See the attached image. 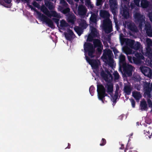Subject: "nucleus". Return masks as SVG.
Here are the masks:
<instances>
[{"label":"nucleus","instance_id":"nucleus-30","mask_svg":"<svg viewBox=\"0 0 152 152\" xmlns=\"http://www.w3.org/2000/svg\"><path fill=\"white\" fill-rule=\"evenodd\" d=\"M40 10L41 11L48 16L50 14V12L45 6L42 5L41 7Z\"/></svg>","mask_w":152,"mask_h":152},{"label":"nucleus","instance_id":"nucleus-64","mask_svg":"<svg viewBox=\"0 0 152 152\" xmlns=\"http://www.w3.org/2000/svg\"><path fill=\"white\" fill-rule=\"evenodd\" d=\"M124 148V145L123 144H121V147L120 148V149H123Z\"/></svg>","mask_w":152,"mask_h":152},{"label":"nucleus","instance_id":"nucleus-12","mask_svg":"<svg viewBox=\"0 0 152 152\" xmlns=\"http://www.w3.org/2000/svg\"><path fill=\"white\" fill-rule=\"evenodd\" d=\"M85 57L87 61L90 64L93 69H97L98 68L99 65L98 61L96 60L91 59L86 55Z\"/></svg>","mask_w":152,"mask_h":152},{"label":"nucleus","instance_id":"nucleus-44","mask_svg":"<svg viewBox=\"0 0 152 152\" xmlns=\"http://www.w3.org/2000/svg\"><path fill=\"white\" fill-rule=\"evenodd\" d=\"M101 143L100 144V145L103 146L106 143V141L104 138H102L101 141Z\"/></svg>","mask_w":152,"mask_h":152},{"label":"nucleus","instance_id":"nucleus-51","mask_svg":"<svg viewBox=\"0 0 152 152\" xmlns=\"http://www.w3.org/2000/svg\"><path fill=\"white\" fill-rule=\"evenodd\" d=\"M131 102L132 107L133 108L135 107V102L134 100V99H132L131 100Z\"/></svg>","mask_w":152,"mask_h":152},{"label":"nucleus","instance_id":"nucleus-17","mask_svg":"<svg viewBox=\"0 0 152 152\" xmlns=\"http://www.w3.org/2000/svg\"><path fill=\"white\" fill-rule=\"evenodd\" d=\"M67 17V21L72 24L75 23V16L73 14H68L66 15Z\"/></svg>","mask_w":152,"mask_h":152},{"label":"nucleus","instance_id":"nucleus-20","mask_svg":"<svg viewBox=\"0 0 152 152\" xmlns=\"http://www.w3.org/2000/svg\"><path fill=\"white\" fill-rule=\"evenodd\" d=\"M121 12L124 18L127 19L129 18V12L127 8H123L122 12Z\"/></svg>","mask_w":152,"mask_h":152},{"label":"nucleus","instance_id":"nucleus-53","mask_svg":"<svg viewBox=\"0 0 152 152\" xmlns=\"http://www.w3.org/2000/svg\"><path fill=\"white\" fill-rule=\"evenodd\" d=\"M127 58L128 60L130 63H133L132 58V56H128Z\"/></svg>","mask_w":152,"mask_h":152},{"label":"nucleus","instance_id":"nucleus-61","mask_svg":"<svg viewBox=\"0 0 152 152\" xmlns=\"http://www.w3.org/2000/svg\"><path fill=\"white\" fill-rule=\"evenodd\" d=\"M80 25H81V26H82V27H84L85 26H86V23H81L80 24Z\"/></svg>","mask_w":152,"mask_h":152},{"label":"nucleus","instance_id":"nucleus-14","mask_svg":"<svg viewBox=\"0 0 152 152\" xmlns=\"http://www.w3.org/2000/svg\"><path fill=\"white\" fill-rule=\"evenodd\" d=\"M146 53L150 56H152V41L151 39L147 38L146 39Z\"/></svg>","mask_w":152,"mask_h":152},{"label":"nucleus","instance_id":"nucleus-11","mask_svg":"<svg viewBox=\"0 0 152 152\" xmlns=\"http://www.w3.org/2000/svg\"><path fill=\"white\" fill-rule=\"evenodd\" d=\"M142 72L145 75L149 77H151L152 76V71L151 69L146 66H141L140 67Z\"/></svg>","mask_w":152,"mask_h":152},{"label":"nucleus","instance_id":"nucleus-13","mask_svg":"<svg viewBox=\"0 0 152 152\" xmlns=\"http://www.w3.org/2000/svg\"><path fill=\"white\" fill-rule=\"evenodd\" d=\"M64 34L66 39L69 41L72 40L75 37L73 31L70 28L68 29L67 32H64Z\"/></svg>","mask_w":152,"mask_h":152},{"label":"nucleus","instance_id":"nucleus-2","mask_svg":"<svg viewBox=\"0 0 152 152\" xmlns=\"http://www.w3.org/2000/svg\"><path fill=\"white\" fill-rule=\"evenodd\" d=\"M97 91L99 99L103 102L105 97L108 96L106 93V90L104 86L101 84L97 85Z\"/></svg>","mask_w":152,"mask_h":152},{"label":"nucleus","instance_id":"nucleus-3","mask_svg":"<svg viewBox=\"0 0 152 152\" xmlns=\"http://www.w3.org/2000/svg\"><path fill=\"white\" fill-rule=\"evenodd\" d=\"M133 68L132 66L126 64L120 66L119 70L122 72V68H123L124 75L126 76L130 77L132 75Z\"/></svg>","mask_w":152,"mask_h":152},{"label":"nucleus","instance_id":"nucleus-41","mask_svg":"<svg viewBox=\"0 0 152 152\" xmlns=\"http://www.w3.org/2000/svg\"><path fill=\"white\" fill-rule=\"evenodd\" d=\"M94 38L93 36L91 35V34H89L88 37L87 41L89 42H92L93 41L94 39Z\"/></svg>","mask_w":152,"mask_h":152},{"label":"nucleus","instance_id":"nucleus-9","mask_svg":"<svg viewBox=\"0 0 152 152\" xmlns=\"http://www.w3.org/2000/svg\"><path fill=\"white\" fill-rule=\"evenodd\" d=\"M135 57H132L133 63L137 65H140L142 62V60L144 59V56L140 53H136L135 54Z\"/></svg>","mask_w":152,"mask_h":152},{"label":"nucleus","instance_id":"nucleus-33","mask_svg":"<svg viewBox=\"0 0 152 152\" xmlns=\"http://www.w3.org/2000/svg\"><path fill=\"white\" fill-rule=\"evenodd\" d=\"M45 4L49 10H51L53 9V3L49 1H46L45 2Z\"/></svg>","mask_w":152,"mask_h":152},{"label":"nucleus","instance_id":"nucleus-60","mask_svg":"<svg viewBox=\"0 0 152 152\" xmlns=\"http://www.w3.org/2000/svg\"><path fill=\"white\" fill-rule=\"evenodd\" d=\"M119 87L118 86L116 88V89H115V93H118V91L119 90Z\"/></svg>","mask_w":152,"mask_h":152},{"label":"nucleus","instance_id":"nucleus-48","mask_svg":"<svg viewBox=\"0 0 152 152\" xmlns=\"http://www.w3.org/2000/svg\"><path fill=\"white\" fill-rule=\"evenodd\" d=\"M61 4V6H59V7H69V5L66 1L64 2V3H62Z\"/></svg>","mask_w":152,"mask_h":152},{"label":"nucleus","instance_id":"nucleus-23","mask_svg":"<svg viewBox=\"0 0 152 152\" xmlns=\"http://www.w3.org/2000/svg\"><path fill=\"white\" fill-rule=\"evenodd\" d=\"M58 9L60 12L64 14H69L70 9L68 7H59Z\"/></svg>","mask_w":152,"mask_h":152},{"label":"nucleus","instance_id":"nucleus-19","mask_svg":"<svg viewBox=\"0 0 152 152\" xmlns=\"http://www.w3.org/2000/svg\"><path fill=\"white\" fill-rule=\"evenodd\" d=\"M100 16L101 17L105 19H109L110 16L109 12L105 10H101L100 12Z\"/></svg>","mask_w":152,"mask_h":152},{"label":"nucleus","instance_id":"nucleus-6","mask_svg":"<svg viewBox=\"0 0 152 152\" xmlns=\"http://www.w3.org/2000/svg\"><path fill=\"white\" fill-rule=\"evenodd\" d=\"M113 55V54L111 50L110 49L107 50L105 49L104 50V52L102 57L108 62L109 64L110 65L112 64V62L113 59L112 58V56Z\"/></svg>","mask_w":152,"mask_h":152},{"label":"nucleus","instance_id":"nucleus-15","mask_svg":"<svg viewBox=\"0 0 152 152\" xmlns=\"http://www.w3.org/2000/svg\"><path fill=\"white\" fill-rule=\"evenodd\" d=\"M107 83L105 85V87L107 88V92L109 94L112 93L113 89V85L110 80H108L107 81H106Z\"/></svg>","mask_w":152,"mask_h":152},{"label":"nucleus","instance_id":"nucleus-62","mask_svg":"<svg viewBox=\"0 0 152 152\" xmlns=\"http://www.w3.org/2000/svg\"><path fill=\"white\" fill-rule=\"evenodd\" d=\"M71 145L70 143H68V145L67 147L65 148V149L68 148L69 149L70 148Z\"/></svg>","mask_w":152,"mask_h":152},{"label":"nucleus","instance_id":"nucleus-8","mask_svg":"<svg viewBox=\"0 0 152 152\" xmlns=\"http://www.w3.org/2000/svg\"><path fill=\"white\" fill-rule=\"evenodd\" d=\"M143 87L144 91V94L149 98L151 97V92L152 91V87H150V83L145 81L143 82Z\"/></svg>","mask_w":152,"mask_h":152},{"label":"nucleus","instance_id":"nucleus-56","mask_svg":"<svg viewBox=\"0 0 152 152\" xmlns=\"http://www.w3.org/2000/svg\"><path fill=\"white\" fill-rule=\"evenodd\" d=\"M113 51L115 55L117 54L118 53H119V52L118 51V50L115 48L113 49Z\"/></svg>","mask_w":152,"mask_h":152},{"label":"nucleus","instance_id":"nucleus-52","mask_svg":"<svg viewBox=\"0 0 152 152\" xmlns=\"http://www.w3.org/2000/svg\"><path fill=\"white\" fill-rule=\"evenodd\" d=\"M148 16L150 20L152 23V12H149Z\"/></svg>","mask_w":152,"mask_h":152},{"label":"nucleus","instance_id":"nucleus-45","mask_svg":"<svg viewBox=\"0 0 152 152\" xmlns=\"http://www.w3.org/2000/svg\"><path fill=\"white\" fill-rule=\"evenodd\" d=\"M52 20L53 21L56 23L58 26L59 25V19L58 18H52Z\"/></svg>","mask_w":152,"mask_h":152},{"label":"nucleus","instance_id":"nucleus-57","mask_svg":"<svg viewBox=\"0 0 152 152\" xmlns=\"http://www.w3.org/2000/svg\"><path fill=\"white\" fill-rule=\"evenodd\" d=\"M89 6L91 8H92L94 7L93 4H91L90 2L89 1L87 2Z\"/></svg>","mask_w":152,"mask_h":152},{"label":"nucleus","instance_id":"nucleus-38","mask_svg":"<svg viewBox=\"0 0 152 152\" xmlns=\"http://www.w3.org/2000/svg\"><path fill=\"white\" fill-rule=\"evenodd\" d=\"M95 88L93 86H91L89 88V92L92 96H93Z\"/></svg>","mask_w":152,"mask_h":152},{"label":"nucleus","instance_id":"nucleus-1","mask_svg":"<svg viewBox=\"0 0 152 152\" xmlns=\"http://www.w3.org/2000/svg\"><path fill=\"white\" fill-rule=\"evenodd\" d=\"M84 50L85 53H88V56L91 58L94 57L95 49L91 43L85 42L84 45Z\"/></svg>","mask_w":152,"mask_h":152},{"label":"nucleus","instance_id":"nucleus-46","mask_svg":"<svg viewBox=\"0 0 152 152\" xmlns=\"http://www.w3.org/2000/svg\"><path fill=\"white\" fill-rule=\"evenodd\" d=\"M151 29V26L150 24L145 25V29L146 31L149 30Z\"/></svg>","mask_w":152,"mask_h":152},{"label":"nucleus","instance_id":"nucleus-59","mask_svg":"<svg viewBox=\"0 0 152 152\" xmlns=\"http://www.w3.org/2000/svg\"><path fill=\"white\" fill-rule=\"evenodd\" d=\"M4 1L7 4H10L11 2V0H4Z\"/></svg>","mask_w":152,"mask_h":152},{"label":"nucleus","instance_id":"nucleus-63","mask_svg":"<svg viewBox=\"0 0 152 152\" xmlns=\"http://www.w3.org/2000/svg\"><path fill=\"white\" fill-rule=\"evenodd\" d=\"M66 1L65 0H60V4H62L63 3H64V2H65Z\"/></svg>","mask_w":152,"mask_h":152},{"label":"nucleus","instance_id":"nucleus-32","mask_svg":"<svg viewBox=\"0 0 152 152\" xmlns=\"http://www.w3.org/2000/svg\"><path fill=\"white\" fill-rule=\"evenodd\" d=\"M68 26V24L64 20H62L60 21V26L61 27V29H63L64 27H66Z\"/></svg>","mask_w":152,"mask_h":152},{"label":"nucleus","instance_id":"nucleus-43","mask_svg":"<svg viewBox=\"0 0 152 152\" xmlns=\"http://www.w3.org/2000/svg\"><path fill=\"white\" fill-rule=\"evenodd\" d=\"M97 51L99 54H101L103 48V45L97 47Z\"/></svg>","mask_w":152,"mask_h":152},{"label":"nucleus","instance_id":"nucleus-34","mask_svg":"<svg viewBox=\"0 0 152 152\" xmlns=\"http://www.w3.org/2000/svg\"><path fill=\"white\" fill-rule=\"evenodd\" d=\"M101 76L104 79L105 81H107L110 80L109 79L107 75L105 73L104 71L102 70L100 73Z\"/></svg>","mask_w":152,"mask_h":152},{"label":"nucleus","instance_id":"nucleus-28","mask_svg":"<svg viewBox=\"0 0 152 152\" xmlns=\"http://www.w3.org/2000/svg\"><path fill=\"white\" fill-rule=\"evenodd\" d=\"M135 42V41L133 40L127 39L126 42V45L132 49Z\"/></svg>","mask_w":152,"mask_h":152},{"label":"nucleus","instance_id":"nucleus-37","mask_svg":"<svg viewBox=\"0 0 152 152\" xmlns=\"http://www.w3.org/2000/svg\"><path fill=\"white\" fill-rule=\"evenodd\" d=\"M147 105L145 101L141 102L140 103V106L142 109L145 110L147 108Z\"/></svg>","mask_w":152,"mask_h":152},{"label":"nucleus","instance_id":"nucleus-24","mask_svg":"<svg viewBox=\"0 0 152 152\" xmlns=\"http://www.w3.org/2000/svg\"><path fill=\"white\" fill-rule=\"evenodd\" d=\"M132 88L129 86H125L124 87V92L125 93V95H129L131 94Z\"/></svg>","mask_w":152,"mask_h":152},{"label":"nucleus","instance_id":"nucleus-54","mask_svg":"<svg viewBox=\"0 0 152 152\" xmlns=\"http://www.w3.org/2000/svg\"><path fill=\"white\" fill-rule=\"evenodd\" d=\"M148 106L152 108V102L150 99H148Z\"/></svg>","mask_w":152,"mask_h":152},{"label":"nucleus","instance_id":"nucleus-21","mask_svg":"<svg viewBox=\"0 0 152 152\" xmlns=\"http://www.w3.org/2000/svg\"><path fill=\"white\" fill-rule=\"evenodd\" d=\"M86 8L83 5L80 6L78 7V12L80 15H85L86 13Z\"/></svg>","mask_w":152,"mask_h":152},{"label":"nucleus","instance_id":"nucleus-58","mask_svg":"<svg viewBox=\"0 0 152 152\" xmlns=\"http://www.w3.org/2000/svg\"><path fill=\"white\" fill-rule=\"evenodd\" d=\"M118 93H115V94L114 96V98H115L116 99H117L118 98Z\"/></svg>","mask_w":152,"mask_h":152},{"label":"nucleus","instance_id":"nucleus-47","mask_svg":"<svg viewBox=\"0 0 152 152\" xmlns=\"http://www.w3.org/2000/svg\"><path fill=\"white\" fill-rule=\"evenodd\" d=\"M33 5L34 7L38 8H39L40 7L39 4L35 1H34L33 2Z\"/></svg>","mask_w":152,"mask_h":152},{"label":"nucleus","instance_id":"nucleus-55","mask_svg":"<svg viewBox=\"0 0 152 152\" xmlns=\"http://www.w3.org/2000/svg\"><path fill=\"white\" fill-rule=\"evenodd\" d=\"M102 2V0H97L96 5L97 6H99L101 5V3Z\"/></svg>","mask_w":152,"mask_h":152},{"label":"nucleus","instance_id":"nucleus-35","mask_svg":"<svg viewBox=\"0 0 152 152\" xmlns=\"http://www.w3.org/2000/svg\"><path fill=\"white\" fill-rule=\"evenodd\" d=\"M140 44L139 42H137L136 43H134L132 49L135 50H138L140 48Z\"/></svg>","mask_w":152,"mask_h":152},{"label":"nucleus","instance_id":"nucleus-49","mask_svg":"<svg viewBox=\"0 0 152 152\" xmlns=\"http://www.w3.org/2000/svg\"><path fill=\"white\" fill-rule=\"evenodd\" d=\"M140 1V0H134V2L135 4L137 6H139Z\"/></svg>","mask_w":152,"mask_h":152},{"label":"nucleus","instance_id":"nucleus-4","mask_svg":"<svg viewBox=\"0 0 152 152\" xmlns=\"http://www.w3.org/2000/svg\"><path fill=\"white\" fill-rule=\"evenodd\" d=\"M102 25L103 28L106 32L110 33L113 31L112 23L110 18L104 19Z\"/></svg>","mask_w":152,"mask_h":152},{"label":"nucleus","instance_id":"nucleus-10","mask_svg":"<svg viewBox=\"0 0 152 152\" xmlns=\"http://www.w3.org/2000/svg\"><path fill=\"white\" fill-rule=\"evenodd\" d=\"M109 3L110 8L112 14L116 15L117 8L118 3L116 0H109Z\"/></svg>","mask_w":152,"mask_h":152},{"label":"nucleus","instance_id":"nucleus-22","mask_svg":"<svg viewBox=\"0 0 152 152\" xmlns=\"http://www.w3.org/2000/svg\"><path fill=\"white\" fill-rule=\"evenodd\" d=\"M119 67L126 64L125 61V56L122 54H121L119 57Z\"/></svg>","mask_w":152,"mask_h":152},{"label":"nucleus","instance_id":"nucleus-29","mask_svg":"<svg viewBox=\"0 0 152 152\" xmlns=\"http://www.w3.org/2000/svg\"><path fill=\"white\" fill-rule=\"evenodd\" d=\"M52 16L55 18H59L60 15L58 14V13L55 11H51V13L50 12V14L48 15V17L51 18Z\"/></svg>","mask_w":152,"mask_h":152},{"label":"nucleus","instance_id":"nucleus-26","mask_svg":"<svg viewBox=\"0 0 152 152\" xmlns=\"http://www.w3.org/2000/svg\"><path fill=\"white\" fill-rule=\"evenodd\" d=\"M150 3L147 0H141V7L143 8H148L149 5Z\"/></svg>","mask_w":152,"mask_h":152},{"label":"nucleus","instance_id":"nucleus-27","mask_svg":"<svg viewBox=\"0 0 152 152\" xmlns=\"http://www.w3.org/2000/svg\"><path fill=\"white\" fill-rule=\"evenodd\" d=\"M74 30L77 34L80 36L83 33L82 28L78 26H75L74 28Z\"/></svg>","mask_w":152,"mask_h":152},{"label":"nucleus","instance_id":"nucleus-40","mask_svg":"<svg viewBox=\"0 0 152 152\" xmlns=\"http://www.w3.org/2000/svg\"><path fill=\"white\" fill-rule=\"evenodd\" d=\"M124 152H137L136 151L132 150V149L130 148L129 149L127 147L125 148V149L124 150Z\"/></svg>","mask_w":152,"mask_h":152},{"label":"nucleus","instance_id":"nucleus-18","mask_svg":"<svg viewBox=\"0 0 152 152\" xmlns=\"http://www.w3.org/2000/svg\"><path fill=\"white\" fill-rule=\"evenodd\" d=\"M90 30L91 31V34L94 38L98 37L99 35V33L96 29L92 26H90Z\"/></svg>","mask_w":152,"mask_h":152},{"label":"nucleus","instance_id":"nucleus-42","mask_svg":"<svg viewBox=\"0 0 152 152\" xmlns=\"http://www.w3.org/2000/svg\"><path fill=\"white\" fill-rule=\"evenodd\" d=\"M146 33L148 36L152 37V29L146 31Z\"/></svg>","mask_w":152,"mask_h":152},{"label":"nucleus","instance_id":"nucleus-7","mask_svg":"<svg viewBox=\"0 0 152 152\" xmlns=\"http://www.w3.org/2000/svg\"><path fill=\"white\" fill-rule=\"evenodd\" d=\"M134 18L135 22L139 23V26L141 28L145 23V20L143 15L140 13L136 12L134 15Z\"/></svg>","mask_w":152,"mask_h":152},{"label":"nucleus","instance_id":"nucleus-16","mask_svg":"<svg viewBox=\"0 0 152 152\" xmlns=\"http://www.w3.org/2000/svg\"><path fill=\"white\" fill-rule=\"evenodd\" d=\"M97 13H91V16L90 18V26H91V24L92 25L93 24H96L97 21Z\"/></svg>","mask_w":152,"mask_h":152},{"label":"nucleus","instance_id":"nucleus-25","mask_svg":"<svg viewBox=\"0 0 152 152\" xmlns=\"http://www.w3.org/2000/svg\"><path fill=\"white\" fill-rule=\"evenodd\" d=\"M93 43L95 48L103 45L100 40L97 39H94Z\"/></svg>","mask_w":152,"mask_h":152},{"label":"nucleus","instance_id":"nucleus-50","mask_svg":"<svg viewBox=\"0 0 152 152\" xmlns=\"http://www.w3.org/2000/svg\"><path fill=\"white\" fill-rule=\"evenodd\" d=\"M127 38H121L120 41L121 42V43L122 44H124V42H125L126 43V39Z\"/></svg>","mask_w":152,"mask_h":152},{"label":"nucleus","instance_id":"nucleus-39","mask_svg":"<svg viewBox=\"0 0 152 152\" xmlns=\"http://www.w3.org/2000/svg\"><path fill=\"white\" fill-rule=\"evenodd\" d=\"M113 75L115 80H118L119 78V75L117 71L114 72L113 73Z\"/></svg>","mask_w":152,"mask_h":152},{"label":"nucleus","instance_id":"nucleus-31","mask_svg":"<svg viewBox=\"0 0 152 152\" xmlns=\"http://www.w3.org/2000/svg\"><path fill=\"white\" fill-rule=\"evenodd\" d=\"M133 96L136 100H139L141 97L140 92L138 91L134 92L132 93Z\"/></svg>","mask_w":152,"mask_h":152},{"label":"nucleus","instance_id":"nucleus-36","mask_svg":"<svg viewBox=\"0 0 152 152\" xmlns=\"http://www.w3.org/2000/svg\"><path fill=\"white\" fill-rule=\"evenodd\" d=\"M128 28L132 31H135L136 29V27L133 23H130L128 26Z\"/></svg>","mask_w":152,"mask_h":152},{"label":"nucleus","instance_id":"nucleus-5","mask_svg":"<svg viewBox=\"0 0 152 152\" xmlns=\"http://www.w3.org/2000/svg\"><path fill=\"white\" fill-rule=\"evenodd\" d=\"M37 14L39 18L42 21L45 22L47 24L49 27L53 28H55L53 23L50 19L40 12H38Z\"/></svg>","mask_w":152,"mask_h":152}]
</instances>
